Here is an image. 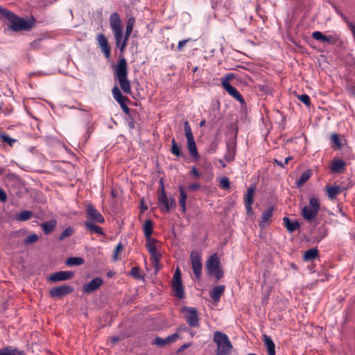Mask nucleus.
Segmentation results:
<instances>
[{
  "mask_svg": "<svg viewBox=\"0 0 355 355\" xmlns=\"http://www.w3.org/2000/svg\"><path fill=\"white\" fill-rule=\"evenodd\" d=\"M0 15L9 21L8 28L15 32L28 31L33 27L35 22L34 18L26 20L1 6Z\"/></svg>",
  "mask_w": 355,
  "mask_h": 355,
  "instance_id": "nucleus-1",
  "label": "nucleus"
},
{
  "mask_svg": "<svg viewBox=\"0 0 355 355\" xmlns=\"http://www.w3.org/2000/svg\"><path fill=\"white\" fill-rule=\"evenodd\" d=\"M110 25L115 38L116 47L123 52L126 47L128 37L123 35L122 21L117 12H113L110 17Z\"/></svg>",
  "mask_w": 355,
  "mask_h": 355,
  "instance_id": "nucleus-2",
  "label": "nucleus"
},
{
  "mask_svg": "<svg viewBox=\"0 0 355 355\" xmlns=\"http://www.w3.org/2000/svg\"><path fill=\"white\" fill-rule=\"evenodd\" d=\"M128 73L126 60L122 58L119 60L114 69V78L118 80L123 92L130 94L131 93V85L130 80L128 79Z\"/></svg>",
  "mask_w": 355,
  "mask_h": 355,
  "instance_id": "nucleus-3",
  "label": "nucleus"
},
{
  "mask_svg": "<svg viewBox=\"0 0 355 355\" xmlns=\"http://www.w3.org/2000/svg\"><path fill=\"white\" fill-rule=\"evenodd\" d=\"M214 342L217 345L216 355H227L232 349V345L228 336L220 331H215Z\"/></svg>",
  "mask_w": 355,
  "mask_h": 355,
  "instance_id": "nucleus-4",
  "label": "nucleus"
},
{
  "mask_svg": "<svg viewBox=\"0 0 355 355\" xmlns=\"http://www.w3.org/2000/svg\"><path fill=\"white\" fill-rule=\"evenodd\" d=\"M159 187L158 189V205L160 210L163 212H169L171 209L175 207V200L173 198H168L164 186L163 180H159Z\"/></svg>",
  "mask_w": 355,
  "mask_h": 355,
  "instance_id": "nucleus-5",
  "label": "nucleus"
},
{
  "mask_svg": "<svg viewBox=\"0 0 355 355\" xmlns=\"http://www.w3.org/2000/svg\"><path fill=\"white\" fill-rule=\"evenodd\" d=\"M320 210V202L317 197H311L309 199V205L304 206L301 209V215L306 221H312L318 215Z\"/></svg>",
  "mask_w": 355,
  "mask_h": 355,
  "instance_id": "nucleus-6",
  "label": "nucleus"
},
{
  "mask_svg": "<svg viewBox=\"0 0 355 355\" xmlns=\"http://www.w3.org/2000/svg\"><path fill=\"white\" fill-rule=\"evenodd\" d=\"M206 268L209 275H212L216 280L223 277V271L220 268V261L216 254H212L207 261Z\"/></svg>",
  "mask_w": 355,
  "mask_h": 355,
  "instance_id": "nucleus-7",
  "label": "nucleus"
},
{
  "mask_svg": "<svg viewBox=\"0 0 355 355\" xmlns=\"http://www.w3.org/2000/svg\"><path fill=\"white\" fill-rule=\"evenodd\" d=\"M234 77L233 73H228L224 77H222L221 80V85L224 89L233 98L239 101L241 103L244 104L245 101L242 95L239 93V92L232 85L230 84V81Z\"/></svg>",
  "mask_w": 355,
  "mask_h": 355,
  "instance_id": "nucleus-8",
  "label": "nucleus"
},
{
  "mask_svg": "<svg viewBox=\"0 0 355 355\" xmlns=\"http://www.w3.org/2000/svg\"><path fill=\"white\" fill-rule=\"evenodd\" d=\"M182 313L184 314L187 324L192 327H198L200 325V319L196 308L183 306Z\"/></svg>",
  "mask_w": 355,
  "mask_h": 355,
  "instance_id": "nucleus-9",
  "label": "nucleus"
},
{
  "mask_svg": "<svg viewBox=\"0 0 355 355\" xmlns=\"http://www.w3.org/2000/svg\"><path fill=\"white\" fill-rule=\"evenodd\" d=\"M171 286L174 291V295L178 299H182L184 297V291L181 279V272L179 268H177L173 275Z\"/></svg>",
  "mask_w": 355,
  "mask_h": 355,
  "instance_id": "nucleus-10",
  "label": "nucleus"
},
{
  "mask_svg": "<svg viewBox=\"0 0 355 355\" xmlns=\"http://www.w3.org/2000/svg\"><path fill=\"white\" fill-rule=\"evenodd\" d=\"M192 269L193 274L197 279L201 277L202 271V257L198 251H192L190 254Z\"/></svg>",
  "mask_w": 355,
  "mask_h": 355,
  "instance_id": "nucleus-11",
  "label": "nucleus"
},
{
  "mask_svg": "<svg viewBox=\"0 0 355 355\" xmlns=\"http://www.w3.org/2000/svg\"><path fill=\"white\" fill-rule=\"evenodd\" d=\"M73 291V288L69 285H62L51 288L49 295L51 297L61 298Z\"/></svg>",
  "mask_w": 355,
  "mask_h": 355,
  "instance_id": "nucleus-12",
  "label": "nucleus"
},
{
  "mask_svg": "<svg viewBox=\"0 0 355 355\" xmlns=\"http://www.w3.org/2000/svg\"><path fill=\"white\" fill-rule=\"evenodd\" d=\"M86 214L88 218L94 223L102 224L105 222L103 215L92 204L87 205Z\"/></svg>",
  "mask_w": 355,
  "mask_h": 355,
  "instance_id": "nucleus-13",
  "label": "nucleus"
},
{
  "mask_svg": "<svg viewBox=\"0 0 355 355\" xmlns=\"http://www.w3.org/2000/svg\"><path fill=\"white\" fill-rule=\"evenodd\" d=\"M74 276V272L72 271H58L52 273L48 279L51 282H62L70 279Z\"/></svg>",
  "mask_w": 355,
  "mask_h": 355,
  "instance_id": "nucleus-14",
  "label": "nucleus"
},
{
  "mask_svg": "<svg viewBox=\"0 0 355 355\" xmlns=\"http://www.w3.org/2000/svg\"><path fill=\"white\" fill-rule=\"evenodd\" d=\"M236 151V143L234 140L229 141L226 143V152L224 159L227 162H232L234 160Z\"/></svg>",
  "mask_w": 355,
  "mask_h": 355,
  "instance_id": "nucleus-15",
  "label": "nucleus"
},
{
  "mask_svg": "<svg viewBox=\"0 0 355 355\" xmlns=\"http://www.w3.org/2000/svg\"><path fill=\"white\" fill-rule=\"evenodd\" d=\"M96 40L105 57L109 58L110 57V47L106 37L100 33L97 35Z\"/></svg>",
  "mask_w": 355,
  "mask_h": 355,
  "instance_id": "nucleus-16",
  "label": "nucleus"
},
{
  "mask_svg": "<svg viewBox=\"0 0 355 355\" xmlns=\"http://www.w3.org/2000/svg\"><path fill=\"white\" fill-rule=\"evenodd\" d=\"M254 192L255 187L251 185L248 188L247 193L245 195V206L248 214H250L252 213V204L254 200Z\"/></svg>",
  "mask_w": 355,
  "mask_h": 355,
  "instance_id": "nucleus-17",
  "label": "nucleus"
},
{
  "mask_svg": "<svg viewBox=\"0 0 355 355\" xmlns=\"http://www.w3.org/2000/svg\"><path fill=\"white\" fill-rule=\"evenodd\" d=\"M178 337L179 336L177 333L171 334L165 338L156 337L152 342V344L159 347H163L168 343H174L175 341H176Z\"/></svg>",
  "mask_w": 355,
  "mask_h": 355,
  "instance_id": "nucleus-18",
  "label": "nucleus"
},
{
  "mask_svg": "<svg viewBox=\"0 0 355 355\" xmlns=\"http://www.w3.org/2000/svg\"><path fill=\"white\" fill-rule=\"evenodd\" d=\"M103 279L100 277H96L90 281L89 283L86 284L83 286V291L85 293H92L97 290L102 284Z\"/></svg>",
  "mask_w": 355,
  "mask_h": 355,
  "instance_id": "nucleus-19",
  "label": "nucleus"
},
{
  "mask_svg": "<svg viewBox=\"0 0 355 355\" xmlns=\"http://www.w3.org/2000/svg\"><path fill=\"white\" fill-rule=\"evenodd\" d=\"M273 207H270L263 212L259 220V226L263 228L266 227V224L269 223L270 220L273 215Z\"/></svg>",
  "mask_w": 355,
  "mask_h": 355,
  "instance_id": "nucleus-20",
  "label": "nucleus"
},
{
  "mask_svg": "<svg viewBox=\"0 0 355 355\" xmlns=\"http://www.w3.org/2000/svg\"><path fill=\"white\" fill-rule=\"evenodd\" d=\"M345 162L343 159H334L330 166L331 171L334 173H340L345 169Z\"/></svg>",
  "mask_w": 355,
  "mask_h": 355,
  "instance_id": "nucleus-21",
  "label": "nucleus"
},
{
  "mask_svg": "<svg viewBox=\"0 0 355 355\" xmlns=\"http://www.w3.org/2000/svg\"><path fill=\"white\" fill-rule=\"evenodd\" d=\"M283 222L287 231L290 233L296 231L300 227V223L297 220H291L288 217H284Z\"/></svg>",
  "mask_w": 355,
  "mask_h": 355,
  "instance_id": "nucleus-22",
  "label": "nucleus"
},
{
  "mask_svg": "<svg viewBox=\"0 0 355 355\" xmlns=\"http://www.w3.org/2000/svg\"><path fill=\"white\" fill-rule=\"evenodd\" d=\"M225 287L223 285L214 286L209 294L212 300L214 302H218L221 295L225 291Z\"/></svg>",
  "mask_w": 355,
  "mask_h": 355,
  "instance_id": "nucleus-23",
  "label": "nucleus"
},
{
  "mask_svg": "<svg viewBox=\"0 0 355 355\" xmlns=\"http://www.w3.org/2000/svg\"><path fill=\"white\" fill-rule=\"evenodd\" d=\"M263 340L267 348L268 355H275V345L272 338L266 335H263Z\"/></svg>",
  "mask_w": 355,
  "mask_h": 355,
  "instance_id": "nucleus-24",
  "label": "nucleus"
},
{
  "mask_svg": "<svg viewBox=\"0 0 355 355\" xmlns=\"http://www.w3.org/2000/svg\"><path fill=\"white\" fill-rule=\"evenodd\" d=\"M85 227L87 230H89L91 233H95L98 235H105V233L103 232V230L101 227L94 224L92 222L90 221H85Z\"/></svg>",
  "mask_w": 355,
  "mask_h": 355,
  "instance_id": "nucleus-25",
  "label": "nucleus"
},
{
  "mask_svg": "<svg viewBox=\"0 0 355 355\" xmlns=\"http://www.w3.org/2000/svg\"><path fill=\"white\" fill-rule=\"evenodd\" d=\"M180 191V198H179V204L181 207V209L183 213L186 212L187 208H186V201L187 198V194L185 191V189L183 186H180L179 187Z\"/></svg>",
  "mask_w": 355,
  "mask_h": 355,
  "instance_id": "nucleus-26",
  "label": "nucleus"
},
{
  "mask_svg": "<svg viewBox=\"0 0 355 355\" xmlns=\"http://www.w3.org/2000/svg\"><path fill=\"white\" fill-rule=\"evenodd\" d=\"M57 222L55 220H51L41 224L44 234L47 235L52 232L56 226Z\"/></svg>",
  "mask_w": 355,
  "mask_h": 355,
  "instance_id": "nucleus-27",
  "label": "nucleus"
},
{
  "mask_svg": "<svg viewBox=\"0 0 355 355\" xmlns=\"http://www.w3.org/2000/svg\"><path fill=\"white\" fill-rule=\"evenodd\" d=\"M147 243L146 244V246L148 250V252L150 253V256H155V254L159 253L157 251L156 243L157 241L155 239H146Z\"/></svg>",
  "mask_w": 355,
  "mask_h": 355,
  "instance_id": "nucleus-28",
  "label": "nucleus"
},
{
  "mask_svg": "<svg viewBox=\"0 0 355 355\" xmlns=\"http://www.w3.org/2000/svg\"><path fill=\"white\" fill-rule=\"evenodd\" d=\"M24 355L23 351H19L16 348L6 346L0 349V355Z\"/></svg>",
  "mask_w": 355,
  "mask_h": 355,
  "instance_id": "nucleus-29",
  "label": "nucleus"
},
{
  "mask_svg": "<svg viewBox=\"0 0 355 355\" xmlns=\"http://www.w3.org/2000/svg\"><path fill=\"white\" fill-rule=\"evenodd\" d=\"M319 255L317 248H311L304 252L303 259L305 261H313Z\"/></svg>",
  "mask_w": 355,
  "mask_h": 355,
  "instance_id": "nucleus-30",
  "label": "nucleus"
},
{
  "mask_svg": "<svg viewBox=\"0 0 355 355\" xmlns=\"http://www.w3.org/2000/svg\"><path fill=\"white\" fill-rule=\"evenodd\" d=\"M312 175V171L310 169L306 170L301 175L300 178L296 181V185L300 187L306 182Z\"/></svg>",
  "mask_w": 355,
  "mask_h": 355,
  "instance_id": "nucleus-31",
  "label": "nucleus"
},
{
  "mask_svg": "<svg viewBox=\"0 0 355 355\" xmlns=\"http://www.w3.org/2000/svg\"><path fill=\"white\" fill-rule=\"evenodd\" d=\"M329 198L334 199L337 195L341 192L340 186H329L326 187Z\"/></svg>",
  "mask_w": 355,
  "mask_h": 355,
  "instance_id": "nucleus-32",
  "label": "nucleus"
},
{
  "mask_svg": "<svg viewBox=\"0 0 355 355\" xmlns=\"http://www.w3.org/2000/svg\"><path fill=\"white\" fill-rule=\"evenodd\" d=\"M112 92L114 98L118 103H121L128 100V98L123 96L121 90L116 86L113 87Z\"/></svg>",
  "mask_w": 355,
  "mask_h": 355,
  "instance_id": "nucleus-33",
  "label": "nucleus"
},
{
  "mask_svg": "<svg viewBox=\"0 0 355 355\" xmlns=\"http://www.w3.org/2000/svg\"><path fill=\"white\" fill-rule=\"evenodd\" d=\"M153 224L150 220H146L145 221L144 226H143V230H144V233L145 237L146 239L151 238V235L153 232Z\"/></svg>",
  "mask_w": 355,
  "mask_h": 355,
  "instance_id": "nucleus-34",
  "label": "nucleus"
},
{
  "mask_svg": "<svg viewBox=\"0 0 355 355\" xmlns=\"http://www.w3.org/2000/svg\"><path fill=\"white\" fill-rule=\"evenodd\" d=\"M187 148L192 157L198 159L199 154L197 150L195 140L187 141Z\"/></svg>",
  "mask_w": 355,
  "mask_h": 355,
  "instance_id": "nucleus-35",
  "label": "nucleus"
},
{
  "mask_svg": "<svg viewBox=\"0 0 355 355\" xmlns=\"http://www.w3.org/2000/svg\"><path fill=\"white\" fill-rule=\"evenodd\" d=\"M339 15L341 17L343 21L347 25L348 28L350 30V31L352 33L354 42H355V24L350 21L348 19V17L343 14L342 12H338Z\"/></svg>",
  "mask_w": 355,
  "mask_h": 355,
  "instance_id": "nucleus-36",
  "label": "nucleus"
},
{
  "mask_svg": "<svg viewBox=\"0 0 355 355\" xmlns=\"http://www.w3.org/2000/svg\"><path fill=\"white\" fill-rule=\"evenodd\" d=\"M84 263V259L78 257H71L67 259L66 264L68 266H80Z\"/></svg>",
  "mask_w": 355,
  "mask_h": 355,
  "instance_id": "nucleus-37",
  "label": "nucleus"
},
{
  "mask_svg": "<svg viewBox=\"0 0 355 355\" xmlns=\"http://www.w3.org/2000/svg\"><path fill=\"white\" fill-rule=\"evenodd\" d=\"M33 215L31 211L24 210L18 214L16 218L19 221H26L31 218Z\"/></svg>",
  "mask_w": 355,
  "mask_h": 355,
  "instance_id": "nucleus-38",
  "label": "nucleus"
},
{
  "mask_svg": "<svg viewBox=\"0 0 355 355\" xmlns=\"http://www.w3.org/2000/svg\"><path fill=\"white\" fill-rule=\"evenodd\" d=\"M184 129L185 137L187 138V141L194 140V137L193 135L191 128L190 125L187 121H184Z\"/></svg>",
  "mask_w": 355,
  "mask_h": 355,
  "instance_id": "nucleus-39",
  "label": "nucleus"
},
{
  "mask_svg": "<svg viewBox=\"0 0 355 355\" xmlns=\"http://www.w3.org/2000/svg\"><path fill=\"white\" fill-rule=\"evenodd\" d=\"M340 40V37L337 34L325 35L324 42H327L329 44H336Z\"/></svg>",
  "mask_w": 355,
  "mask_h": 355,
  "instance_id": "nucleus-40",
  "label": "nucleus"
},
{
  "mask_svg": "<svg viewBox=\"0 0 355 355\" xmlns=\"http://www.w3.org/2000/svg\"><path fill=\"white\" fill-rule=\"evenodd\" d=\"M0 139L4 143L8 144L10 146H12L17 141V139H12L6 133H0Z\"/></svg>",
  "mask_w": 355,
  "mask_h": 355,
  "instance_id": "nucleus-41",
  "label": "nucleus"
},
{
  "mask_svg": "<svg viewBox=\"0 0 355 355\" xmlns=\"http://www.w3.org/2000/svg\"><path fill=\"white\" fill-rule=\"evenodd\" d=\"M171 152L173 155L180 157L181 155V150L180 146L177 144L174 138L171 140Z\"/></svg>",
  "mask_w": 355,
  "mask_h": 355,
  "instance_id": "nucleus-42",
  "label": "nucleus"
},
{
  "mask_svg": "<svg viewBox=\"0 0 355 355\" xmlns=\"http://www.w3.org/2000/svg\"><path fill=\"white\" fill-rule=\"evenodd\" d=\"M134 23H135L134 18L131 17V18L128 19V20L127 21V24H126V27H125V35H126V38L130 37V36L132 33V31Z\"/></svg>",
  "mask_w": 355,
  "mask_h": 355,
  "instance_id": "nucleus-43",
  "label": "nucleus"
},
{
  "mask_svg": "<svg viewBox=\"0 0 355 355\" xmlns=\"http://www.w3.org/2000/svg\"><path fill=\"white\" fill-rule=\"evenodd\" d=\"M327 234H328V230L327 229V227L324 226H320L318 229V234L316 236V239L318 241H321L324 237H326L327 236Z\"/></svg>",
  "mask_w": 355,
  "mask_h": 355,
  "instance_id": "nucleus-44",
  "label": "nucleus"
},
{
  "mask_svg": "<svg viewBox=\"0 0 355 355\" xmlns=\"http://www.w3.org/2000/svg\"><path fill=\"white\" fill-rule=\"evenodd\" d=\"M73 232H74L73 228L71 227H68L67 228H66L64 231H62L60 233V234L59 236V239L60 241L64 240L66 237L71 236L73 234Z\"/></svg>",
  "mask_w": 355,
  "mask_h": 355,
  "instance_id": "nucleus-45",
  "label": "nucleus"
},
{
  "mask_svg": "<svg viewBox=\"0 0 355 355\" xmlns=\"http://www.w3.org/2000/svg\"><path fill=\"white\" fill-rule=\"evenodd\" d=\"M160 259V253L155 254V256H151L152 262L156 270H158L160 268V267L159 266Z\"/></svg>",
  "mask_w": 355,
  "mask_h": 355,
  "instance_id": "nucleus-46",
  "label": "nucleus"
},
{
  "mask_svg": "<svg viewBox=\"0 0 355 355\" xmlns=\"http://www.w3.org/2000/svg\"><path fill=\"white\" fill-rule=\"evenodd\" d=\"M39 239V236L36 234H31L24 239V243L28 245L36 242Z\"/></svg>",
  "mask_w": 355,
  "mask_h": 355,
  "instance_id": "nucleus-47",
  "label": "nucleus"
},
{
  "mask_svg": "<svg viewBox=\"0 0 355 355\" xmlns=\"http://www.w3.org/2000/svg\"><path fill=\"white\" fill-rule=\"evenodd\" d=\"M297 98L306 106H310L311 104L310 97L307 94H301L297 96Z\"/></svg>",
  "mask_w": 355,
  "mask_h": 355,
  "instance_id": "nucleus-48",
  "label": "nucleus"
},
{
  "mask_svg": "<svg viewBox=\"0 0 355 355\" xmlns=\"http://www.w3.org/2000/svg\"><path fill=\"white\" fill-rule=\"evenodd\" d=\"M331 141L338 148H340V146H342L340 137L336 133L332 134V135L331 136Z\"/></svg>",
  "mask_w": 355,
  "mask_h": 355,
  "instance_id": "nucleus-49",
  "label": "nucleus"
},
{
  "mask_svg": "<svg viewBox=\"0 0 355 355\" xmlns=\"http://www.w3.org/2000/svg\"><path fill=\"white\" fill-rule=\"evenodd\" d=\"M139 271H140L139 268L137 266H135V267L132 268L130 274L134 278L139 279L141 278Z\"/></svg>",
  "mask_w": 355,
  "mask_h": 355,
  "instance_id": "nucleus-50",
  "label": "nucleus"
},
{
  "mask_svg": "<svg viewBox=\"0 0 355 355\" xmlns=\"http://www.w3.org/2000/svg\"><path fill=\"white\" fill-rule=\"evenodd\" d=\"M324 35L320 31H314L312 33V37L315 40L324 42Z\"/></svg>",
  "mask_w": 355,
  "mask_h": 355,
  "instance_id": "nucleus-51",
  "label": "nucleus"
},
{
  "mask_svg": "<svg viewBox=\"0 0 355 355\" xmlns=\"http://www.w3.org/2000/svg\"><path fill=\"white\" fill-rule=\"evenodd\" d=\"M220 187L223 189H227L230 188V180L227 177H224L221 179Z\"/></svg>",
  "mask_w": 355,
  "mask_h": 355,
  "instance_id": "nucleus-52",
  "label": "nucleus"
},
{
  "mask_svg": "<svg viewBox=\"0 0 355 355\" xmlns=\"http://www.w3.org/2000/svg\"><path fill=\"white\" fill-rule=\"evenodd\" d=\"M190 175L196 178H199L201 176V174L199 173L196 166H192L190 171Z\"/></svg>",
  "mask_w": 355,
  "mask_h": 355,
  "instance_id": "nucleus-53",
  "label": "nucleus"
},
{
  "mask_svg": "<svg viewBox=\"0 0 355 355\" xmlns=\"http://www.w3.org/2000/svg\"><path fill=\"white\" fill-rule=\"evenodd\" d=\"M191 40L190 38L181 40L178 42V49L179 51H182V48L186 45V44Z\"/></svg>",
  "mask_w": 355,
  "mask_h": 355,
  "instance_id": "nucleus-54",
  "label": "nucleus"
},
{
  "mask_svg": "<svg viewBox=\"0 0 355 355\" xmlns=\"http://www.w3.org/2000/svg\"><path fill=\"white\" fill-rule=\"evenodd\" d=\"M6 200H7L6 193L2 189H0V201L2 202H5Z\"/></svg>",
  "mask_w": 355,
  "mask_h": 355,
  "instance_id": "nucleus-55",
  "label": "nucleus"
},
{
  "mask_svg": "<svg viewBox=\"0 0 355 355\" xmlns=\"http://www.w3.org/2000/svg\"><path fill=\"white\" fill-rule=\"evenodd\" d=\"M200 187V184L193 183V184H191L188 186V189L189 191H196V190H198Z\"/></svg>",
  "mask_w": 355,
  "mask_h": 355,
  "instance_id": "nucleus-56",
  "label": "nucleus"
},
{
  "mask_svg": "<svg viewBox=\"0 0 355 355\" xmlns=\"http://www.w3.org/2000/svg\"><path fill=\"white\" fill-rule=\"evenodd\" d=\"M122 109V110L125 113V114H129L130 112V109L129 107L126 105L125 101L121 103H119Z\"/></svg>",
  "mask_w": 355,
  "mask_h": 355,
  "instance_id": "nucleus-57",
  "label": "nucleus"
},
{
  "mask_svg": "<svg viewBox=\"0 0 355 355\" xmlns=\"http://www.w3.org/2000/svg\"><path fill=\"white\" fill-rule=\"evenodd\" d=\"M122 248V245L121 243H119L116 246V248H115V252L114 254V259L115 260H116L118 259V254H119V250Z\"/></svg>",
  "mask_w": 355,
  "mask_h": 355,
  "instance_id": "nucleus-58",
  "label": "nucleus"
},
{
  "mask_svg": "<svg viewBox=\"0 0 355 355\" xmlns=\"http://www.w3.org/2000/svg\"><path fill=\"white\" fill-rule=\"evenodd\" d=\"M191 345V344L190 343H184V345H182L180 348H179V352H182L183 350H184L185 349L188 348L189 347H190Z\"/></svg>",
  "mask_w": 355,
  "mask_h": 355,
  "instance_id": "nucleus-59",
  "label": "nucleus"
},
{
  "mask_svg": "<svg viewBox=\"0 0 355 355\" xmlns=\"http://www.w3.org/2000/svg\"><path fill=\"white\" fill-rule=\"evenodd\" d=\"M275 162L277 163L280 167L284 168L285 164L284 162L279 161L277 159H275Z\"/></svg>",
  "mask_w": 355,
  "mask_h": 355,
  "instance_id": "nucleus-60",
  "label": "nucleus"
},
{
  "mask_svg": "<svg viewBox=\"0 0 355 355\" xmlns=\"http://www.w3.org/2000/svg\"><path fill=\"white\" fill-rule=\"evenodd\" d=\"M119 338L117 336H114L111 338V340L113 343H116V342L119 341Z\"/></svg>",
  "mask_w": 355,
  "mask_h": 355,
  "instance_id": "nucleus-61",
  "label": "nucleus"
},
{
  "mask_svg": "<svg viewBox=\"0 0 355 355\" xmlns=\"http://www.w3.org/2000/svg\"><path fill=\"white\" fill-rule=\"evenodd\" d=\"M293 159L291 156L286 157L284 162V164H287L290 160Z\"/></svg>",
  "mask_w": 355,
  "mask_h": 355,
  "instance_id": "nucleus-62",
  "label": "nucleus"
},
{
  "mask_svg": "<svg viewBox=\"0 0 355 355\" xmlns=\"http://www.w3.org/2000/svg\"><path fill=\"white\" fill-rule=\"evenodd\" d=\"M128 126L130 129H133L135 128V123L133 121H131L128 123Z\"/></svg>",
  "mask_w": 355,
  "mask_h": 355,
  "instance_id": "nucleus-63",
  "label": "nucleus"
},
{
  "mask_svg": "<svg viewBox=\"0 0 355 355\" xmlns=\"http://www.w3.org/2000/svg\"><path fill=\"white\" fill-rule=\"evenodd\" d=\"M219 163L220 164V165H221V166H222L223 168L226 167V164L224 162V161H223V160L220 159V160H219Z\"/></svg>",
  "mask_w": 355,
  "mask_h": 355,
  "instance_id": "nucleus-64",
  "label": "nucleus"
}]
</instances>
